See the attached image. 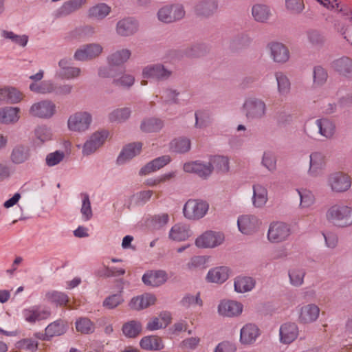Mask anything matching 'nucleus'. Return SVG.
Listing matches in <instances>:
<instances>
[{
    "label": "nucleus",
    "mask_w": 352,
    "mask_h": 352,
    "mask_svg": "<svg viewBox=\"0 0 352 352\" xmlns=\"http://www.w3.org/2000/svg\"><path fill=\"white\" fill-rule=\"evenodd\" d=\"M327 217L342 226H346L352 223V209L344 206L334 205L327 210Z\"/></svg>",
    "instance_id": "obj_1"
},
{
    "label": "nucleus",
    "mask_w": 352,
    "mask_h": 352,
    "mask_svg": "<svg viewBox=\"0 0 352 352\" xmlns=\"http://www.w3.org/2000/svg\"><path fill=\"white\" fill-rule=\"evenodd\" d=\"M208 209V206L206 202L190 199L185 204L184 213L188 219H199L206 214Z\"/></svg>",
    "instance_id": "obj_2"
},
{
    "label": "nucleus",
    "mask_w": 352,
    "mask_h": 352,
    "mask_svg": "<svg viewBox=\"0 0 352 352\" xmlns=\"http://www.w3.org/2000/svg\"><path fill=\"white\" fill-rule=\"evenodd\" d=\"M224 236L222 233L214 231H208L200 235L196 240V245L199 248H212L223 243Z\"/></svg>",
    "instance_id": "obj_3"
},
{
    "label": "nucleus",
    "mask_w": 352,
    "mask_h": 352,
    "mask_svg": "<svg viewBox=\"0 0 352 352\" xmlns=\"http://www.w3.org/2000/svg\"><path fill=\"white\" fill-rule=\"evenodd\" d=\"M91 122L90 116L86 113H78L72 116L68 120L70 130L81 131L88 129Z\"/></svg>",
    "instance_id": "obj_4"
},
{
    "label": "nucleus",
    "mask_w": 352,
    "mask_h": 352,
    "mask_svg": "<svg viewBox=\"0 0 352 352\" xmlns=\"http://www.w3.org/2000/svg\"><path fill=\"white\" fill-rule=\"evenodd\" d=\"M184 12L179 7H164L158 12V18L160 21L166 23L173 22L182 18Z\"/></svg>",
    "instance_id": "obj_5"
},
{
    "label": "nucleus",
    "mask_w": 352,
    "mask_h": 352,
    "mask_svg": "<svg viewBox=\"0 0 352 352\" xmlns=\"http://www.w3.org/2000/svg\"><path fill=\"white\" fill-rule=\"evenodd\" d=\"M243 311V305L235 300H223L219 306V311L223 316H234L239 315Z\"/></svg>",
    "instance_id": "obj_6"
},
{
    "label": "nucleus",
    "mask_w": 352,
    "mask_h": 352,
    "mask_svg": "<svg viewBox=\"0 0 352 352\" xmlns=\"http://www.w3.org/2000/svg\"><path fill=\"white\" fill-rule=\"evenodd\" d=\"M289 230L287 226L282 223L272 224L268 232V238L272 242H279L289 235Z\"/></svg>",
    "instance_id": "obj_7"
},
{
    "label": "nucleus",
    "mask_w": 352,
    "mask_h": 352,
    "mask_svg": "<svg viewBox=\"0 0 352 352\" xmlns=\"http://www.w3.org/2000/svg\"><path fill=\"white\" fill-rule=\"evenodd\" d=\"M231 274L230 269L224 266H219L211 269L207 275V280L212 283H223L228 279Z\"/></svg>",
    "instance_id": "obj_8"
},
{
    "label": "nucleus",
    "mask_w": 352,
    "mask_h": 352,
    "mask_svg": "<svg viewBox=\"0 0 352 352\" xmlns=\"http://www.w3.org/2000/svg\"><path fill=\"white\" fill-rule=\"evenodd\" d=\"M330 184L333 190L343 192L349 189L351 186V180L346 175L337 173L331 176Z\"/></svg>",
    "instance_id": "obj_9"
},
{
    "label": "nucleus",
    "mask_w": 352,
    "mask_h": 352,
    "mask_svg": "<svg viewBox=\"0 0 352 352\" xmlns=\"http://www.w3.org/2000/svg\"><path fill=\"white\" fill-rule=\"evenodd\" d=\"M260 334L259 329L254 324H248L241 331L240 340L243 344L253 343Z\"/></svg>",
    "instance_id": "obj_10"
},
{
    "label": "nucleus",
    "mask_w": 352,
    "mask_h": 352,
    "mask_svg": "<svg viewBox=\"0 0 352 352\" xmlns=\"http://www.w3.org/2000/svg\"><path fill=\"white\" fill-rule=\"evenodd\" d=\"M280 340L283 343L289 344L294 341L298 335V329L294 323H285L280 330Z\"/></svg>",
    "instance_id": "obj_11"
},
{
    "label": "nucleus",
    "mask_w": 352,
    "mask_h": 352,
    "mask_svg": "<svg viewBox=\"0 0 352 352\" xmlns=\"http://www.w3.org/2000/svg\"><path fill=\"white\" fill-rule=\"evenodd\" d=\"M234 290L238 293H245L251 291L255 286V281L249 276H240L235 278Z\"/></svg>",
    "instance_id": "obj_12"
},
{
    "label": "nucleus",
    "mask_w": 352,
    "mask_h": 352,
    "mask_svg": "<svg viewBox=\"0 0 352 352\" xmlns=\"http://www.w3.org/2000/svg\"><path fill=\"white\" fill-rule=\"evenodd\" d=\"M54 111V107L50 102L34 104L31 108V113L34 116L47 118L51 116Z\"/></svg>",
    "instance_id": "obj_13"
},
{
    "label": "nucleus",
    "mask_w": 352,
    "mask_h": 352,
    "mask_svg": "<svg viewBox=\"0 0 352 352\" xmlns=\"http://www.w3.org/2000/svg\"><path fill=\"white\" fill-rule=\"evenodd\" d=\"M23 315L28 322L32 323L47 318L50 313L37 307H32L24 310Z\"/></svg>",
    "instance_id": "obj_14"
},
{
    "label": "nucleus",
    "mask_w": 352,
    "mask_h": 352,
    "mask_svg": "<svg viewBox=\"0 0 352 352\" xmlns=\"http://www.w3.org/2000/svg\"><path fill=\"white\" fill-rule=\"evenodd\" d=\"M155 298L150 294L138 296L132 299L130 306L133 309H142L146 308L155 302Z\"/></svg>",
    "instance_id": "obj_15"
},
{
    "label": "nucleus",
    "mask_w": 352,
    "mask_h": 352,
    "mask_svg": "<svg viewBox=\"0 0 352 352\" xmlns=\"http://www.w3.org/2000/svg\"><path fill=\"white\" fill-rule=\"evenodd\" d=\"M170 161V159L168 157H162L157 158L151 162L146 164L144 168H142L140 170V174L145 175L149 174L153 171H155L160 168L163 167L166 164H167Z\"/></svg>",
    "instance_id": "obj_16"
},
{
    "label": "nucleus",
    "mask_w": 352,
    "mask_h": 352,
    "mask_svg": "<svg viewBox=\"0 0 352 352\" xmlns=\"http://www.w3.org/2000/svg\"><path fill=\"white\" fill-rule=\"evenodd\" d=\"M144 283L157 286L166 281V275L163 272H150L143 276Z\"/></svg>",
    "instance_id": "obj_17"
},
{
    "label": "nucleus",
    "mask_w": 352,
    "mask_h": 352,
    "mask_svg": "<svg viewBox=\"0 0 352 352\" xmlns=\"http://www.w3.org/2000/svg\"><path fill=\"white\" fill-rule=\"evenodd\" d=\"M319 316V309L312 305H307L302 308L300 318L305 322L315 320Z\"/></svg>",
    "instance_id": "obj_18"
},
{
    "label": "nucleus",
    "mask_w": 352,
    "mask_h": 352,
    "mask_svg": "<svg viewBox=\"0 0 352 352\" xmlns=\"http://www.w3.org/2000/svg\"><path fill=\"white\" fill-rule=\"evenodd\" d=\"M0 99L16 102L22 99V94L14 88L5 87L0 89Z\"/></svg>",
    "instance_id": "obj_19"
},
{
    "label": "nucleus",
    "mask_w": 352,
    "mask_h": 352,
    "mask_svg": "<svg viewBox=\"0 0 352 352\" xmlns=\"http://www.w3.org/2000/svg\"><path fill=\"white\" fill-rule=\"evenodd\" d=\"M256 220L248 215L241 216L238 221L239 228L243 233H250L256 225Z\"/></svg>",
    "instance_id": "obj_20"
},
{
    "label": "nucleus",
    "mask_w": 352,
    "mask_h": 352,
    "mask_svg": "<svg viewBox=\"0 0 352 352\" xmlns=\"http://www.w3.org/2000/svg\"><path fill=\"white\" fill-rule=\"evenodd\" d=\"M140 345L146 350H159L163 347L162 340L155 336H148L142 339Z\"/></svg>",
    "instance_id": "obj_21"
},
{
    "label": "nucleus",
    "mask_w": 352,
    "mask_h": 352,
    "mask_svg": "<svg viewBox=\"0 0 352 352\" xmlns=\"http://www.w3.org/2000/svg\"><path fill=\"white\" fill-rule=\"evenodd\" d=\"M101 47L98 45H90L85 50H79L76 53V57L79 60L93 58L99 55L101 52Z\"/></svg>",
    "instance_id": "obj_22"
},
{
    "label": "nucleus",
    "mask_w": 352,
    "mask_h": 352,
    "mask_svg": "<svg viewBox=\"0 0 352 352\" xmlns=\"http://www.w3.org/2000/svg\"><path fill=\"white\" fill-rule=\"evenodd\" d=\"M272 54L274 58L277 62H285L288 58V51L281 44L276 43L274 44L272 47Z\"/></svg>",
    "instance_id": "obj_23"
},
{
    "label": "nucleus",
    "mask_w": 352,
    "mask_h": 352,
    "mask_svg": "<svg viewBox=\"0 0 352 352\" xmlns=\"http://www.w3.org/2000/svg\"><path fill=\"white\" fill-rule=\"evenodd\" d=\"M210 165L219 173H225L228 170V160L222 156H215L211 160Z\"/></svg>",
    "instance_id": "obj_24"
},
{
    "label": "nucleus",
    "mask_w": 352,
    "mask_h": 352,
    "mask_svg": "<svg viewBox=\"0 0 352 352\" xmlns=\"http://www.w3.org/2000/svg\"><path fill=\"white\" fill-rule=\"evenodd\" d=\"M186 172H197L202 176H206L211 173L210 168L197 162L188 163L184 165Z\"/></svg>",
    "instance_id": "obj_25"
},
{
    "label": "nucleus",
    "mask_w": 352,
    "mask_h": 352,
    "mask_svg": "<svg viewBox=\"0 0 352 352\" xmlns=\"http://www.w3.org/2000/svg\"><path fill=\"white\" fill-rule=\"evenodd\" d=\"M18 111L14 108L0 110V122L10 123L17 120Z\"/></svg>",
    "instance_id": "obj_26"
},
{
    "label": "nucleus",
    "mask_w": 352,
    "mask_h": 352,
    "mask_svg": "<svg viewBox=\"0 0 352 352\" xmlns=\"http://www.w3.org/2000/svg\"><path fill=\"white\" fill-rule=\"evenodd\" d=\"M141 146L139 144L128 145L118 158L119 162H122L124 160L131 158L140 153Z\"/></svg>",
    "instance_id": "obj_27"
},
{
    "label": "nucleus",
    "mask_w": 352,
    "mask_h": 352,
    "mask_svg": "<svg viewBox=\"0 0 352 352\" xmlns=\"http://www.w3.org/2000/svg\"><path fill=\"white\" fill-rule=\"evenodd\" d=\"M124 334L129 338H134L141 332V326L136 322L126 323L122 328Z\"/></svg>",
    "instance_id": "obj_28"
},
{
    "label": "nucleus",
    "mask_w": 352,
    "mask_h": 352,
    "mask_svg": "<svg viewBox=\"0 0 352 352\" xmlns=\"http://www.w3.org/2000/svg\"><path fill=\"white\" fill-rule=\"evenodd\" d=\"M267 201V191L265 188L256 186L254 188V204L258 207L263 206Z\"/></svg>",
    "instance_id": "obj_29"
},
{
    "label": "nucleus",
    "mask_w": 352,
    "mask_h": 352,
    "mask_svg": "<svg viewBox=\"0 0 352 352\" xmlns=\"http://www.w3.org/2000/svg\"><path fill=\"white\" fill-rule=\"evenodd\" d=\"M170 321V317L169 314H164L160 318L154 319L148 324V328L151 330L158 329L167 326Z\"/></svg>",
    "instance_id": "obj_30"
},
{
    "label": "nucleus",
    "mask_w": 352,
    "mask_h": 352,
    "mask_svg": "<svg viewBox=\"0 0 352 352\" xmlns=\"http://www.w3.org/2000/svg\"><path fill=\"white\" fill-rule=\"evenodd\" d=\"M188 236L187 229L182 226H175L170 232V237L175 241H183Z\"/></svg>",
    "instance_id": "obj_31"
},
{
    "label": "nucleus",
    "mask_w": 352,
    "mask_h": 352,
    "mask_svg": "<svg viewBox=\"0 0 352 352\" xmlns=\"http://www.w3.org/2000/svg\"><path fill=\"white\" fill-rule=\"evenodd\" d=\"M103 140L99 137V135H95L92 137V138L88 141L84 147V151L87 154H89L90 153L96 151L99 146H100L103 143Z\"/></svg>",
    "instance_id": "obj_32"
},
{
    "label": "nucleus",
    "mask_w": 352,
    "mask_h": 352,
    "mask_svg": "<svg viewBox=\"0 0 352 352\" xmlns=\"http://www.w3.org/2000/svg\"><path fill=\"white\" fill-rule=\"evenodd\" d=\"M252 14L257 21H265L269 16L267 8L261 5H256L253 8Z\"/></svg>",
    "instance_id": "obj_33"
},
{
    "label": "nucleus",
    "mask_w": 352,
    "mask_h": 352,
    "mask_svg": "<svg viewBox=\"0 0 352 352\" xmlns=\"http://www.w3.org/2000/svg\"><path fill=\"white\" fill-rule=\"evenodd\" d=\"M76 330L82 333H88L94 330L92 322L86 318L80 319L76 322Z\"/></svg>",
    "instance_id": "obj_34"
},
{
    "label": "nucleus",
    "mask_w": 352,
    "mask_h": 352,
    "mask_svg": "<svg viewBox=\"0 0 352 352\" xmlns=\"http://www.w3.org/2000/svg\"><path fill=\"white\" fill-rule=\"evenodd\" d=\"M65 325L62 323H53L46 329V333L49 336H58L65 331Z\"/></svg>",
    "instance_id": "obj_35"
},
{
    "label": "nucleus",
    "mask_w": 352,
    "mask_h": 352,
    "mask_svg": "<svg viewBox=\"0 0 352 352\" xmlns=\"http://www.w3.org/2000/svg\"><path fill=\"white\" fill-rule=\"evenodd\" d=\"M110 11V8L106 5H100L94 7L91 10V14L97 18H102L107 16Z\"/></svg>",
    "instance_id": "obj_36"
},
{
    "label": "nucleus",
    "mask_w": 352,
    "mask_h": 352,
    "mask_svg": "<svg viewBox=\"0 0 352 352\" xmlns=\"http://www.w3.org/2000/svg\"><path fill=\"white\" fill-rule=\"evenodd\" d=\"M64 157V155L60 152H54L47 156L46 162L49 166H54L58 164Z\"/></svg>",
    "instance_id": "obj_37"
},
{
    "label": "nucleus",
    "mask_w": 352,
    "mask_h": 352,
    "mask_svg": "<svg viewBox=\"0 0 352 352\" xmlns=\"http://www.w3.org/2000/svg\"><path fill=\"white\" fill-rule=\"evenodd\" d=\"M134 28V25L129 21H122L118 25L119 33L122 34H127L132 32Z\"/></svg>",
    "instance_id": "obj_38"
},
{
    "label": "nucleus",
    "mask_w": 352,
    "mask_h": 352,
    "mask_svg": "<svg viewBox=\"0 0 352 352\" xmlns=\"http://www.w3.org/2000/svg\"><path fill=\"white\" fill-rule=\"evenodd\" d=\"M236 346L228 342L220 343L216 348L215 352H236Z\"/></svg>",
    "instance_id": "obj_39"
},
{
    "label": "nucleus",
    "mask_w": 352,
    "mask_h": 352,
    "mask_svg": "<svg viewBox=\"0 0 352 352\" xmlns=\"http://www.w3.org/2000/svg\"><path fill=\"white\" fill-rule=\"evenodd\" d=\"M287 7L294 11H300L303 8V2L302 0H287Z\"/></svg>",
    "instance_id": "obj_40"
},
{
    "label": "nucleus",
    "mask_w": 352,
    "mask_h": 352,
    "mask_svg": "<svg viewBox=\"0 0 352 352\" xmlns=\"http://www.w3.org/2000/svg\"><path fill=\"white\" fill-rule=\"evenodd\" d=\"M122 301L120 296L114 295L107 298L104 305L109 308H113L118 306Z\"/></svg>",
    "instance_id": "obj_41"
},
{
    "label": "nucleus",
    "mask_w": 352,
    "mask_h": 352,
    "mask_svg": "<svg viewBox=\"0 0 352 352\" xmlns=\"http://www.w3.org/2000/svg\"><path fill=\"white\" fill-rule=\"evenodd\" d=\"M55 299L58 302L60 305L67 306L69 308L74 309L76 308V306L72 305L70 304L68 298L62 294H54Z\"/></svg>",
    "instance_id": "obj_42"
},
{
    "label": "nucleus",
    "mask_w": 352,
    "mask_h": 352,
    "mask_svg": "<svg viewBox=\"0 0 352 352\" xmlns=\"http://www.w3.org/2000/svg\"><path fill=\"white\" fill-rule=\"evenodd\" d=\"M199 343V340L195 338H192L186 340L182 343V348L184 350H189L194 349Z\"/></svg>",
    "instance_id": "obj_43"
},
{
    "label": "nucleus",
    "mask_w": 352,
    "mask_h": 352,
    "mask_svg": "<svg viewBox=\"0 0 352 352\" xmlns=\"http://www.w3.org/2000/svg\"><path fill=\"white\" fill-rule=\"evenodd\" d=\"M81 210L82 214L85 215L86 219H89V217L91 214V210L90 207V203L87 196H85L83 199V203Z\"/></svg>",
    "instance_id": "obj_44"
},
{
    "label": "nucleus",
    "mask_w": 352,
    "mask_h": 352,
    "mask_svg": "<svg viewBox=\"0 0 352 352\" xmlns=\"http://www.w3.org/2000/svg\"><path fill=\"white\" fill-rule=\"evenodd\" d=\"M290 278L293 284L300 285L302 283L303 275L301 272H292L290 273Z\"/></svg>",
    "instance_id": "obj_45"
},
{
    "label": "nucleus",
    "mask_w": 352,
    "mask_h": 352,
    "mask_svg": "<svg viewBox=\"0 0 352 352\" xmlns=\"http://www.w3.org/2000/svg\"><path fill=\"white\" fill-rule=\"evenodd\" d=\"M31 89L35 91L45 93L51 90L50 85L47 83H43L39 87L36 84H33L30 87Z\"/></svg>",
    "instance_id": "obj_46"
},
{
    "label": "nucleus",
    "mask_w": 352,
    "mask_h": 352,
    "mask_svg": "<svg viewBox=\"0 0 352 352\" xmlns=\"http://www.w3.org/2000/svg\"><path fill=\"white\" fill-rule=\"evenodd\" d=\"M5 36L6 37L10 38H14L16 42H17L18 43H19L21 45H25L28 42V38L25 36H14V35L12 32H6Z\"/></svg>",
    "instance_id": "obj_47"
},
{
    "label": "nucleus",
    "mask_w": 352,
    "mask_h": 352,
    "mask_svg": "<svg viewBox=\"0 0 352 352\" xmlns=\"http://www.w3.org/2000/svg\"><path fill=\"white\" fill-rule=\"evenodd\" d=\"M177 151L179 152L187 151L190 148V142L187 140H182L177 145Z\"/></svg>",
    "instance_id": "obj_48"
},
{
    "label": "nucleus",
    "mask_w": 352,
    "mask_h": 352,
    "mask_svg": "<svg viewBox=\"0 0 352 352\" xmlns=\"http://www.w3.org/2000/svg\"><path fill=\"white\" fill-rule=\"evenodd\" d=\"M263 163L269 169H272L275 167V160L274 157L270 155H265Z\"/></svg>",
    "instance_id": "obj_49"
},
{
    "label": "nucleus",
    "mask_w": 352,
    "mask_h": 352,
    "mask_svg": "<svg viewBox=\"0 0 352 352\" xmlns=\"http://www.w3.org/2000/svg\"><path fill=\"white\" fill-rule=\"evenodd\" d=\"M20 197H21L20 194H19V193L15 194L11 199H10L9 200L6 201L4 203L5 208H9L13 206L14 204H16L18 202Z\"/></svg>",
    "instance_id": "obj_50"
},
{
    "label": "nucleus",
    "mask_w": 352,
    "mask_h": 352,
    "mask_svg": "<svg viewBox=\"0 0 352 352\" xmlns=\"http://www.w3.org/2000/svg\"><path fill=\"white\" fill-rule=\"evenodd\" d=\"M23 346L28 350L34 351L37 348V343L34 340H25L23 342Z\"/></svg>",
    "instance_id": "obj_51"
},
{
    "label": "nucleus",
    "mask_w": 352,
    "mask_h": 352,
    "mask_svg": "<svg viewBox=\"0 0 352 352\" xmlns=\"http://www.w3.org/2000/svg\"><path fill=\"white\" fill-rule=\"evenodd\" d=\"M327 8H334L338 6L336 0H317Z\"/></svg>",
    "instance_id": "obj_52"
},
{
    "label": "nucleus",
    "mask_w": 352,
    "mask_h": 352,
    "mask_svg": "<svg viewBox=\"0 0 352 352\" xmlns=\"http://www.w3.org/2000/svg\"><path fill=\"white\" fill-rule=\"evenodd\" d=\"M327 74L322 69H316L314 72V78L316 80L320 81L324 80Z\"/></svg>",
    "instance_id": "obj_53"
},
{
    "label": "nucleus",
    "mask_w": 352,
    "mask_h": 352,
    "mask_svg": "<svg viewBox=\"0 0 352 352\" xmlns=\"http://www.w3.org/2000/svg\"><path fill=\"white\" fill-rule=\"evenodd\" d=\"M300 197L301 204H304L305 206H308L314 201V197L311 195H300Z\"/></svg>",
    "instance_id": "obj_54"
},
{
    "label": "nucleus",
    "mask_w": 352,
    "mask_h": 352,
    "mask_svg": "<svg viewBox=\"0 0 352 352\" xmlns=\"http://www.w3.org/2000/svg\"><path fill=\"white\" fill-rule=\"evenodd\" d=\"M74 235L77 237H85L88 236L87 229L82 227H79L74 231Z\"/></svg>",
    "instance_id": "obj_55"
},
{
    "label": "nucleus",
    "mask_w": 352,
    "mask_h": 352,
    "mask_svg": "<svg viewBox=\"0 0 352 352\" xmlns=\"http://www.w3.org/2000/svg\"><path fill=\"white\" fill-rule=\"evenodd\" d=\"M198 302V298L197 296L186 297L184 300V304L186 305H189L193 303L197 304Z\"/></svg>",
    "instance_id": "obj_56"
},
{
    "label": "nucleus",
    "mask_w": 352,
    "mask_h": 352,
    "mask_svg": "<svg viewBox=\"0 0 352 352\" xmlns=\"http://www.w3.org/2000/svg\"><path fill=\"white\" fill-rule=\"evenodd\" d=\"M10 297V294L8 291L1 290L0 291V302H6Z\"/></svg>",
    "instance_id": "obj_57"
},
{
    "label": "nucleus",
    "mask_w": 352,
    "mask_h": 352,
    "mask_svg": "<svg viewBox=\"0 0 352 352\" xmlns=\"http://www.w3.org/2000/svg\"><path fill=\"white\" fill-rule=\"evenodd\" d=\"M133 241V237L130 236H126L124 238L122 241V245L124 248H129L131 242Z\"/></svg>",
    "instance_id": "obj_58"
},
{
    "label": "nucleus",
    "mask_w": 352,
    "mask_h": 352,
    "mask_svg": "<svg viewBox=\"0 0 352 352\" xmlns=\"http://www.w3.org/2000/svg\"><path fill=\"white\" fill-rule=\"evenodd\" d=\"M68 70L67 78L76 76L79 74V70L76 68H69Z\"/></svg>",
    "instance_id": "obj_59"
},
{
    "label": "nucleus",
    "mask_w": 352,
    "mask_h": 352,
    "mask_svg": "<svg viewBox=\"0 0 352 352\" xmlns=\"http://www.w3.org/2000/svg\"><path fill=\"white\" fill-rule=\"evenodd\" d=\"M289 85V82L287 79L281 78L278 80V86L280 89H284L287 87Z\"/></svg>",
    "instance_id": "obj_60"
},
{
    "label": "nucleus",
    "mask_w": 352,
    "mask_h": 352,
    "mask_svg": "<svg viewBox=\"0 0 352 352\" xmlns=\"http://www.w3.org/2000/svg\"><path fill=\"white\" fill-rule=\"evenodd\" d=\"M123 82L126 85L130 86L133 83V78L130 76H125L124 77Z\"/></svg>",
    "instance_id": "obj_61"
},
{
    "label": "nucleus",
    "mask_w": 352,
    "mask_h": 352,
    "mask_svg": "<svg viewBox=\"0 0 352 352\" xmlns=\"http://www.w3.org/2000/svg\"><path fill=\"white\" fill-rule=\"evenodd\" d=\"M19 154V151H14L12 154V159L14 162H20L21 161H23V160L24 159V157H19L18 155Z\"/></svg>",
    "instance_id": "obj_62"
},
{
    "label": "nucleus",
    "mask_w": 352,
    "mask_h": 352,
    "mask_svg": "<svg viewBox=\"0 0 352 352\" xmlns=\"http://www.w3.org/2000/svg\"><path fill=\"white\" fill-rule=\"evenodd\" d=\"M320 130H321L322 133L327 137H329V136L331 135V134H332L331 131H326L325 124H324L323 126L320 127Z\"/></svg>",
    "instance_id": "obj_63"
},
{
    "label": "nucleus",
    "mask_w": 352,
    "mask_h": 352,
    "mask_svg": "<svg viewBox=\"0 0 352 352\" xmlns=\"http://www.w3.org/2000/svg\"><path fill=\"white\" fill-rule=\"evenodd\" d=\"M8 347L6 344L2 342H0V352H6Z\"/></svg>",
    "instance_id": "obj_64"
}]
</instances>
